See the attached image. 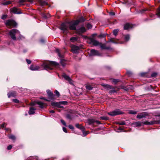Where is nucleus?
Masks as SVG:
<instances>
[{
  "label": "nucleus",
  "instance_id": "obj_1",
  "mask_svg": "<svg viewBox=\"0 0 160 160\" xmlns=\"http://www.w3.org/2000/svg\"><path fill=\"white\" fill-rule=\"evenodd\" d=\"M78 23V20L73 22L63 23L61 24L60 28L64 32L67 31L68 28L71 30H75L76 29V26Z\"/></svg>",
  "mask_w": 160,
  "mask_h": 160
},
{
  "label": "nucleus",
  "instance_id": "obj_2",
  "mask_svg": "<svg viewBox=\"0 0 160 160\" xmlns=\"http://www.w3.org/2000/svg\"><path fill=\"white\" fill-rule=\"evenodd\" d=\"M9 35L13 40H16V36H19L20 32L18 30L16 29H13L10 30L9 32Z\"/></svg>",
  "mask_w": 160,
  "mask_h": 160
},
{
  "label": "nucleus",
  "instance_id": "obj_3",
  "mask_svg": "<svg viewBox=\"0 0 160 160\" xmlns=\"http://www.w3.org/2000/svg\"><path fill=\"white\" fill-rule=\"evenodd\" d=\"M58 65V63L55 62H51L48 63L44 64L43 65L45 69H52V68L51 67L52 66H57Z\"/></svg>",
  "mask_w": 160,
  "mask_h": 160
},
{
  "label": "nucleus",
  "instance_id": "obj_4",
  "mask_svg": "<svg viewBox=\"0 0 160 160\" xmlns=\"http://www.w3.org/2000/svg\"><path fill=\"white\" fill-rule=\"evenodd\" d=\"M123 113L119 109H116L112 112L108 113V114L111 116H114Z\"/></svg>",
  "mask_w": 160,
  "mask_h": 160
},
{
  "label": "nucleus",
  "instance_id": "obj_5",
  "mask_svg": "<svg viewBox=\"0 0 160 160\" xmlns=\"http://www.w3.org/2000/svg\"><path fill=\"white\" fill-rule=\"evenodd\" d=\"M5 24L7 26L12 27H15L17 25V23L12 20H7L5 22Z\"/></svg>",
  "mask_w": 160,
  "mask_h": 160
},
{
  "label": "nucleus",
  "instance_id": "obj_6",
  "mask_svg": "<svg viewBox=\"0 0 160 160\" xmlns=\"http://www.w3.org/2000/svg\"><path fill=\"white\" fill-rule=\"evenodd\" d=\"M160 122V121L153 120L150 122L145 121L144 122H142V123L144 125H152L158 124V123H159Z\"/></svg>",
  "mask_w": 160,
  "mask_h": 160
},
{
  "label": "nucleus",
  "instance_id": "obj_7",
  "mask_svg": "<svg viewBox=\"0 0 160 160\" xmlns=\"http://www.w3.org/2000/svg\"><path fill=\"white\" fill-rule=\"evenodd\" d=\"M90 44H92L95 46H97L100 44V43L97 40H96L93 38H89Z\"/></svg>",
  "mask_w": 160,
  "mask_h": 160
},
{
  "label": "nucleus",
  "instance_id": "obj_8",
  "mask_svg": "<svg viewBox=\"0 0 160 160\" xmlns=\"http://www.w3.org/2000/svg\"><path fill=\"white\" fill-rule=\"evenodd\" d=\"M101 55V54L97 50L92 49L90 51V55L91 56H100Z\"/></svg>",
  "mask_w": 160,
  "mask_h": 160
},
{
  "label": "nucleus",
  "instance_id": "obj_9",
  "mask_svg": "<svg viewBox=\"0 0 160 160\" xmlns=\"http://www.w3.org/2000/svg\"><path fill=\"white\" fill-rule=\"evenodd\" d=\"M88 122L89 124H93L94 122H96L98 124H100L101 123L99 121L95 120L93 118L89 119L88 120Z\"/></svg>",
  "mask_w": 160,
  "mask_h": 160
},
{
  "label": "nucleus",
  "instance_id": "obj_10",
  "mask_svg": "<svg viewBox=\"0 0 160 160\" xmlns=\"http://www.w3.org/2000/svg\"><path fill=\"white\" fill-rule=\"evenodd\" d=\"M47 92L48 94L49 98L52 100H55V95L50 90H47Z\"/></svg>",
  "mask_w": 160,
  "mask_h": 160
},
{
  "label": "nucleus",
  "instance_id": "obj_11",
  "mask_svg": "<svg viewBox=\"0 0 160 160\" xmlns=\"http://www.w3.org/2000/svg\"><path fill=\"white\" fill-rule=\"evenodd\" d=\"M10 11L11 12L15 14H20L21 13V12L19 10V9H18L15 7H14L11 9Z\"/></svg>",
  "mask_w": 160,
  "mask_h": 160
},
{
  "label": "nucleus",
  "instance_id": "obj_12",
  "mask_svg": "<svg viewBox=\"0 0 160 160\" xmlns=\"http://www.w3.org/2000/svg\"><path fill=\"white\" fill-rule=\"evenodd\" d=\"M79 48L78 46L73 45L71 46V51L74 53H77Z\"/></svg>",
  "mask_w": 160,
  "mask_h": 160
},
{
  "label": "nucleus",
  "instance_id": "obj_13",
  "mask_svg": "<svg viewBox=\"0 0 160 160\" xmlns=\"http://www.w3.org/2000/svg\"><path fill=\"white\" fill-rule=\"evenodd\" d=\"M51 105L52 106L56 107L57 108H63V106L61 105L60 102H53L51 103Z\"/></svg>",
  "mask_w": 160,
  "mask_h": 160
},
{
  "label": "nucleus",
  "instance_id": "obj_14",
  "mask_svg": "<svg viewBox=\"0 0 160 160\" xmlns=\"http://www.w3.org/2000/svg\"><path fill=\"white\" fill-rule=\"evenodd\" d=\"M147 115L148 114L146 112L140 113L137 115V118L139 119H141L145 118Z\"/></svg>",
  "mask_w": 160,
  "mask_h": 160
},
{
  "label": "nucleus",
  "instance_id": "obj_15",
  "mask_svg": "<svg viewBox=\"0 0 160 160\" xmlns=\"http://www.w3.org/2000/svg\"><path fill=\"white\" fill-rule=\"evenodd\" d=\"M39 68L40 67L39 66L34 65H31L30 67V69L32 71L38 70Z\"/></svg>",
  "mask_w": 160,
  "mask_h": 160
},
{
  "label": "nucleus",
  "instance_id": "obj_16",
  "mask_svg": "<svg viewBox=\"0 0 160 160\" xmlns=\"http://www.w3.org/2000/svg\"><path fill=\"white\" fill-rule=\"evenodd\" d=\"M62 77L67 80L69 82L72 84V80L70 78V77L66 75L64 73L62 75Z\"/></svg>",
  "mask_w": 160,
  "mask_h": 160
},
{
  "label": "nucleus",
  "instance_id": "obj_17",
  "mask_svg": "<svg viewBox=\"0 0 160 160\" xmlns=\"http://www.w3.org/2000/svg\"><path fill=\"white\" fill-rule=\"evenodd\" d=\"M132 25L129 23H127L125 24L124 26V30H128L132 28Z\"/></svg>",
  "mask_w": 160,
  "mask_h": 160
},
{
  "label": "nucleus",
  "instance_id": "obj_18",
  "mask_svg": "<svg viewBox=\"0 0 160 160\" xmlns=\"http://www.w3.org/2000/svg\"><path fill=\"white\" fill-rule=\"evenodd\" d=\"M76 30L77 32L80 34L85 32L86 31V29L84 27H81L79 29H77Z\"/></svg>",
  "mask_w": 160,
  "mask_h": 160
},
{
  "label": "nucleus",
  "instance_id": "obj_19",
  "mask_svg": "<svg viewBox=\"0 0 160 160\" xmlns=\"http://www.w3.org/2000/svg\"><path fill=\"white\" fill-rule=\"evenodd\" d=\"M8 97L9 98L11 97H14L16 96V94L15 92H12L8 94Z\"/></svg>",
  "mask_w": 160,
  "mask_h": 160
},
{
  "label": "nucleus",
  "instance_id": "obj_20",
  "mask_svg": "<svg viewBox=\"0 0 160 160\" xmlns=\"http://www.w3.org/2000/svg\"><path fill=\"white\" fill-rule=\"evenodd\" d=\"M142 122H135L133 123V124L136 127H139L142 125Z\"/></svg>",
  "mask_w": 160,
  "mask_h": 160
},
{
  "label": "nucleus",
  "instance_id": "obj_21",
  "mask_svg": "<svg viewBox=\"0 0 160 160\" xmlns=\"http://www.w3.org/2000/svg\"><path fill=\"white\" fill-rule=\"evenodd\" d=\"M35 109L32 107H31L30 109V110L28 112L29 115L33 114L35 113L34 111Z\"/></svg>",
  "mask_w": 160,
  "mask_h": 160
},
{
  "label": "nucleus",
  "instance_id": "obj_22",
  "mask_svg": "<svg viewBox=\"0 0 160 160\" xmlns=\"http://www.w3.org/2000/svg\"><path fill=\"white\" fill-rule=\"evenodd\" d=\"M39 2L41 6H44L45 5H47L48 4V3L47 2L45 1L41 0H39Z\"/></svg>",
  "mask_w": 160,
  "mask_h": 160
},
{
  "label": "nucleus",
  "instance_id": "obj_23",
  "mask_svg": "<svg viewBox=\"0 0 160 160\" xmlns=\"http://www.w3.org/2000/svg\"><path fill=\"white\" fill-rule=\"evenodd\" d=\"M76 126L78 128L81 130L83 132L84 128L81 125H79L78 124H76Z\"/></svg>",
  "mask_w": 160,
  "mask_h": 160
},
{
  "label": "nucleus",
  "instance_id": "obj_24",
  "mask_svg": "<svg viewBox=\"0 0 160 160\" xmlns=\"http://www.w3.org/2000/svg\"><path fill=\"white\" fill-rule=\"evenodd\" d=\"M37 103L39 106L40 108H42L45 106V104L41 102H38Z\"/></svg>",
  "mask_w": 160,
  "mask_h": 160
},
{
  "label": "nucleus",
  "instance_id": "obj_25",
  "mask_svg": "<svg viewBox=\"0 0 160 160\" xmlns=\"http://www.w3.org/2000/svg\"><path fill=\"white\" fill-rule=\"evenodd\" d=\"M56 52L58 53V56L60 58H62L63 57V55L60 54V50L58 49H56Z\"/></svg>",
  "mask_w": 160,
  "mask_h": 160
},
{
  "label": "nucleus",
  "instance_id": "obj_26",
  "mask_svg": "<svg viewBox=\"0 0 160 160\" xmlns=\"http://www.w3.org/2000/svg\"><path fill=\"white\" fill-rule=\"evenodd\" d=\"M99 45L100 46L101 48L103 49H109V48L106 47L105 44H101L100 43Z\"/></svg>",
  "mask_w": 160,
  "mask_h": 160
},
{
  "label": "nucleus",
  "instance_id": "obj_27",
  "mask_svg": "<svg viewBox=\"0 0 160 160\" xmlns=\"http://www.w3.org/2000/svg\"><path fill=\"white\" fill-rule=\"evenodd\" d=\"M60 63L62 65L63 67H64L66 64V61L64 60L61 59L60 61Z\"/></svg>",
  "mask_w": 160,
  "mask_h": 160
},
{
  "label": "nucleus",
  "instance_id": "obj_28",
  "mask_svg": "<svg viewBox=\"0 0 160 160\" xmlns=\"http://www.w3.org/2000/svg\"><path fill=\"white\" fill-rule=\"evenodd\" d=\"M86 88L88 90H91L92 89L93 87L91 85H87L86 86Z\"/></svg>",
  "mask_w": 160,
  "mask_h": 160
},
{
  "label": "nucleus",
  "instance_id": "obj_29",
  "mask_svg": "<svg viewBox=\"0 0 160 160\" xmlns=\"http://www.w3.org/2000/svg\"><path fill=\"white\" fill-rule=\"evenodd\" d=\"M77 40V38L76 37H73L71 38L70 39V41L72 42H74Z\"/></svg>",
  "mask_w": 160,
  "mask_h": 160
},
{
  "label": "nucleus",
  "instance_id": "obj_30",
  "mask_svg": "<svg viewBox=\"0 0 160 160\" xmlns=\"http://www.w3.org/2000/svg\"><path fill=\"white\" fill-rule=\"evenodd\" d=\"M103 86L105 88H107L108 89H111V88H112L111 86L109 85L108 84L104 85H103Z\"/></svg>",
  "mask_w": 160,
  "mask_h": 160
},
{
  "label": "nucleus",
  "instance_id": "obj_31",
  "mask_svg": "<svg viewBox=\"0 0 160 160\" xmlns=\"http://www.w3.org/2000/svg\"><path fill=\"white\" fill-rule=\"evenodd\" d=\"M129 113L130 114H136L137 113V112L135 111L131 110L129 111Z\"/></svg>",
  "mask_w": 160,
  "mask_h": 160
},
{
  "label": "nucleus",
  "instance_id": "obj_32",
  "mask_svg": "<svg viewBox=\"0 0 160 160\" xmlns=\"http://www.w3.org/2000/svg\"><path fill=\"white\" fill-rule=\"evenodd\" d=\"M9 139H11L12 140H14L16 139L15 136L13 135H11L8 136Z\"/></svg>",
  "mask_w": 160,
  "mask_h": 160
},
{
  "label": "nucleus",
  "instance_id": "obj_33",
  "mask_svg": "<svg viewBox=\"0 0 160 160\" xmlns=\"http://www.w3.org/2000/svg\"><path fill=\"white\" fill-rule=\"evenodd\" d=\"M110 90L109 92V93H111L112 92H116V91L115 90L114 88H113L112 86L111 88V89H110Z\"/></svg>",
  "mask_w": 160,
  "mask_h": 160
},
{
  "label": "nucleus",
  "instance_id": "obj_34",
  "mask_svg": "<svg viewBox=\"0 0 160 160\" xmlns=\"http://www.w3.org/2000/svg\"><path fill=\"white\" fill-rule=\"evenodd\" d=\"M157 12L156 15L159 18H160V7L158 8L157 10Z\"/></svg>",
  "mask_w": 160,
  "mask_h": 160
},
{
  "label": "nucleus",
  "instance_id": "obj_35",
  "mask_svg": "<svg viewBox=\"0 0 160 160\" xmlns=\"http://www.w3.org/2000/svg\"><path fill=\"white\" fill-rule=\"evenodd\" d=\"M11 3V1H8L3 2L2 3V4L4 5H6L8 4H9Z\"/></svg>",
  "mask_w": 160,
  "mask_h": 160
},
{
  "label": "nucleus",
  "instance_id": "obj_36",
  "mask_svg": "<svg viewBox=\"0 0 160 160\" xmlns=\"http://www.w3.org/2000/svg\"><path fill=\"white\" fill-rule=\"evenodd\" d=\"M130 38V36L129 35H127L125 36V40L126 41H128Z\"/></svg>",
  "mask_w": 160,
  "mask_h": 160
},
{
  "label": "nucleus",
  "instance_id": "obj_37",
  "mask_svg": "<svg viewBox=\"0 0 160 160\" xmlns=\"http://www.w3.org/2000/svg\"><path fill=\"white\" fill-rule=\"evenodd\" d=\"M118 31V29H115L113 31V34L115 36H116L117 34Z\"/></svg>",
  "mask_w": 160,
  "mask_h": 160
},
{
  "label": "nucleus",
  "instance_id": "obj_38",
  "mask_svg": "<svg viewBox=\"0 0 160 160\" xmlns=\"http://www.w3.org/2000/svg\"><path fill=\"white\" fill-rule=\"evenodd\" d=\"M61 105V104L62 105H66L68 103V102L67 101H62V102H60Z\"/></svg>",
  "mask_w": 160,
  "mask_h": 160
},
{
  "label": "nucleus",
  "instance_id": "obj_39",
  "mask_svg": "<svg viewBox=\"0 0 160 160\" xmlns=\"http://www.w3.org/2000/svg\"><path fill=\"white\" fill-rule=\"evenodd\" d=\"M100 118L103 120H107L108 119V118L106 117H100Z\"/></svg>",
  "mask_w": 160,
  "mask_h": 160
},
{
  "label": "nucleus",
  "instance_id": "obj_40",
  "mask_svg": "<svg viewBox=\"0 0 160 160\" xmlns=\"http://www.w3.org/2000/svg\"><path fill=\"white\" fill-rule=\"evenodd\" d=\"M87 27L89 29H91L92 28V25L91 24L88 23L87 25Z\"/></svg>",
  "mask_w": 160,
  "mask_h": 160
},
{
  "label": "nucleus",
  "instance_id": "obj_41",
  "mask_svg": "<svg viewBox=\"0 0 160 160\" xmlns=\"http://www.w3.org/2000/svg\"><path fill=\"white\" fill-rule=\"evenodd\" d=\"M85 20V19L83 17H82L80 18L79 21H79V22H83Z\"/></svg>",
  "mask_w": 160,
  "mask_h": 160
},
{
  "label": "nucleus",
  "instance_id": "obj_42",
  "mask_svg": "<svg viewBox=\"0 0 160 160\" xmlns=\"http://www.w3.org/2000/svg\"><path fill=\"white\" fill-rule=\"evenodd\" d=\"M12 101L15 103H18L19 102V101L17 99H13Z\"/></svg>",
  "mask_w": 160,
  "mask_h": 160
},
{
  "label": "nucleus",
  "instance_id": "obj_43",
  "mask_svg": "<svg viewBox=\"0 0 160 160\" xmlns=\"http://www.w3.org/2000/svg\"><path fill=\"white\" fill-rule=\"evenodd\" d=\"M55 93L56 95L58 97H59L60 96L59 92L57 90H56L55 91Z\"/></svg>",
  "mask_w": 160,
  "mask_h": 160
},
{
  "label": "nucleus",
  "instance_id": "obj_44",
  "mask_svg": "<svg viewBox=\"0 0 160 160\" xmlns=\"http://www.w3.org/2000/svg\"><path fill=\"white\" fill-rule=\"evenodd\" d=\"M61 123L64 126H66V123L63 120H62V119H61Z\"/></svg>",
  "mask_w": 160,
  "mask_h": 160
},
{
  "label": "nucleus",
  "instance_id": "obj_45",
  "mask_svg": "<svg viewBox=\"0 0 160 160\" xmlns=\"http://www.w3.org/2000/svg\"><path fill=\"white\" fill-rule=\"evenodd\" d=\"M118 81V80L114 79L112 80V82L115 83H116Z\"/></svg>",
  "mask_w": 160,
  "mask_h": 160
},
{
  "label": "nucleus",
  "instance_id": "obj_46",
  "mask_svg": "<svg viewBox=\"0 0 160 160\" xmlns=\"http://www.w3.org/2000/svg\"><path fill=\"white\" fill-rule=\"evenodd\" d=\"M12 148V146L11 145H9L7 147V149L8 150H10Z\"/></svg>",
  "mask_w": 160,
  "mask_h": 160
},
{
  "label": "nucleus",
  "instance_id": "obj_47",
  "mask_svg": "<svg viewBox=\"0 0 160 160\" xmlns=\"http://www.w3.org/2000/svg\"><path fill=\"white\" fill-rule=\"evenodd\" d=\"M157 74L156 73H153L151 75V77H155L157 75Z\"/></svg>",
  "mask_w": 160,
  "mask_h": 160
},
{
  "label": "nucleus",
  "instance_id": "obj_48",
  "mask_svg": "<svg viewBox=\"0 0 160 160\" xmlns=\"http://www.w3.org/2000/svg\"><path fill=\"white\" fill-rule=\"evenodd\" d=\"M26 61L28 64H30L31 62V61L30 60L26 59Z\"/></svg>",
  "mask_w": 160,
  "mask_h": 160
},
{
  "label": "nucleus",
  "instance_id": "obj_49",
  "mask_svg": "<svg viewBox=\"0 0 160 160\" xmlns=\"http://www.w3.org/2000/svg\"><path fill=\"white\" fill-rule=\"evenodd\" d=\"M7 17V15H3L2 16V18L3 19H4L5 18H6Z\"/></svg>",
  "mask_w": 160,
  "mask_h": 160
},
{
  "label": "nucleus",
  "instance_id": "obj_50",
  "mask_svg": "<svg viewBox=\"0 0 160 160\" xmlns=\"http://www.w3.org/2000/svg\"><path fill=\"white\" fill-rule=\"evenodd\" d=\"M68 127L70 129H73L74 128L73 127L72 125H70L68 126Z\"/></svg>",
  "mask_w": 160,
  "mask_h": 160
},
{
  "label": "nucleus",
  "instance_id": "obj_51",
  "mask_svg": "<svg viewBox=\"0 0 160 160\" xmlns=\"http://www.w3.org/2000/svg\"><path fill=\"white\" fill-rule=\"evenodd\" d=\"M63 131L66 132V133H67V129L66 128H65V127H63Z\"/></svg>",
  "mask_w": 160,
  "mask_h": 160
},
{
  "label": "nucleus",
  "instance_id": "obj_52",
  "mask_svg": "<svg viewBox=\"0 0 160 160\" xmlns=\"http://www.w3.org/2000/svg\"><path fill=\"white\" fill-rule=\"evenodd\" d=\"M119 124L120 125H123L125 124V123L124 122H122L119 123Z\"/></svg>",
  "mask_w": 160,
  "mask_h": 160
},
{
  "label": "nucleus",
  "instance_id": "obj_53",
  "mask_svg": "<svg viewBox=\"0 0 160 160\" xmlns=\"http://www.w3.org/2000/svg\"><path fill=\"white\" fill-rule=\"evenodd\" d=\"M109 14L111 15H115V13L113 12H110Z\"/></svg>",
  "mask_w": 160,
  "mask_h": 160
},
{
  "label": "nucleus",
  "instance_id": "obj_54",
  "mask_svg": "<svg viewBox=\"0 0 160 160\" xmlns=\"http://www.w3.org/2000/svg\"><path fill=\"white\" fill-rule=\"evenodd\" d=\"M19 2H25V0H18Z\"/></svg>",
  "mask_w": 160,
  "mask_h": 160
},
{
  "label": "nucleus",
  "instance_id": "obj_55",
  "mask_svg": "<svg viewBox=\"0 0 160 160\" xmlns=\"http://www.w3.org/2000/svg\"><path fill=\"white\" fill-rule=\"evenodd\" d=\"M5 123H4L2 125L1 127L2 128H3L5 127Z\"/></svg>",
  "mask_w": 160,
  "mask_h": 160
},
{
  "label": "nucleus",
  "instance_id": "obj_56",
  "mask_svg": "<svg viewBox=\"0 0 160 160\" xmlns=\"http://www.w3.org/2000/svg\"><path fill=\"white\" fill-rule=\"evenodd\" d=\"M40 98L41 99H44V100H45L46 101H50L49 100L45 99L44 98Z\"/></svg>",
  "mask_w": 160,
  "mask_h": 160
},
{
  "label": "nucleus",
  "instance_id": "obj_57",
  "mask_svg": "<svg viewBox=\"0 0 160 160\" xmlns=\"http://www.w3.org/2000/svg\"><path fill=\"white\" fill-rule=\"evenodd\" d=\"M49 112L51 113H54L55 112L53 110H50L49 111Z\"/></svg>",
  "mask_w": 160,
  "mask_h": 160
},
{
  "label": "nucleus",
  "instance_id": "obj_58",
  "mask_svg": "<svg viewBox=\"0 0 160 160\" xmlns=\"http://www.w3.org/2000/svg\"><path fill=\"white\" fill-rule=\"evenodd\" d=\"M105 36L104 35H102V34H100L99 35V37H104Z\"/></svg>",
  "mask_w": 160,
  "mask_h": 160
},
{
  "label": "nucleus",
  "instance_id": "obj_59",
  "mask_svg": "<svg viewBox=\"0 0 160 160\" xmlns=\"http://www.w3.org/2000/svg\"><path fill=\"white\" fill-rule=\"evenodd\" d=\"M40 41L42 42H44V40H43V39H41V40H40Z\"/></svg>",
  "mask_w": 160,
  "mask_h": 160
},
{
  "label": "nucleus",
  "instance_id": "obj_60",
  "mask_svg": "<svg viewBox=\"0 0 160 160\" xmlns=\"http://www.w3.org/2000/svg\"><path fill=\"white\" fill-rule=\"evenodd\" d=\"M67 118H70L69 117V115H68L67 116Z\"/></svg>",
  "mask_w": 160,
  "mask_h": 160
},
{
  "label": "nucleus",
  "instance_id": "obj_61",
  "mask_svg": "<svg viewBox=\"0 0 160 160\" xmlns=\"http://www.w3.org/2000/svg\"><path fill=\"white\" fill-rule=\"evenodd\" d=\"M33 1V0H30V1L31 2H32Z\"/></svg>",
  "mask_w": 160,
  "mask_h": 160
},
{
  "label": "nucleus",
  "instance_id": "obj_62",
  "mask_svg": "<svg viewBox=\"0 0 160 160\" xmlns=\"http://www.w3.org/2000/svg\"><path fill=\"white\" fill-rule=\"evenodd\" d=\"M119 129H120V130H122V128H119Z\"/></svg>",
  "mask_w": 160,
  "mask_h": 160
},
{
  "label": "nucleus",
  "instance_id": "obj_63",
  "mask_svg": "<svg viewBox=\"0 0 160 160\" xmlns=\"http://www.w3.org/2000/svg\"><path fill=\"white\" fill-rule=\"evenodd\" d=\"M157 117H159L160 116V115H158L156 116Z\"/></svg>",
  "mask_w": 160,
  "mask_h": 160
},
{
  "label": "nucleus",
  "instance_id": "obj_64",
  "mask_svg": "<svg viewBox=\"0 0 160 160\" xmlns=\"http://www.w3.org/2000/svg\"><path fill=\"white\" fill-rule=\"evenodd\" d=\"M153 16H155V15H153V16H151V17H152H152H153Z\"/></svg>",
  "mask_w": 160,
  "mask_h": 160
}]
</instances>
